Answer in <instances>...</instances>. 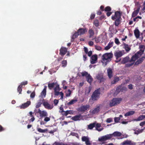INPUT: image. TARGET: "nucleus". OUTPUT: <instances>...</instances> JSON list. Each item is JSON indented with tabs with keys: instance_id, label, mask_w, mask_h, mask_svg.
<instances>
[{
	"instance_id": "a18cd8bd",
	"label": "nucleus",
	"mask_w": 145,
	"mask_h": 145,
	"mask_svg": "<svg viewBox=\"0 0 145 145\" xmlns=\"http://www.w3.org/2000/svg\"><path fill=\"white\" fill-rule=\"evenodd\" d=\"M37 130L40 133H45L48 130L47 129H42L40 128H38Z\"/></svg>"
},
{
	"instance_id": "6e6552de",
	"label": "nucleus",
	"mask_w": 145,
	"mask_h": 145,
	"mask_svg": "<svg viewBox=\"0 0 145 145\" xmlns=\"http://www.w3.org/2000/svg\"><path fill=\"white\" fill-rule=\"evenodd\" d=\"M112 136V135L109 134L101 137L99 138L98 140L101 142L105 141L110 139Z\"/></svg>"
},
{
	"instance_id": "09e8293b",
	"label": "nucleus",
	"mask_w": 145,
	"mask_h": 145,
	"mask_svg": "<svg viewBox=\"0 0 145 145\" xmlns=\"http://www.w3.org/2000/svg\"><path fill=\"white\" fill-rule=\"evenodd\" d=\"M114 42L115 43L118 45L120 44V42L119 39L117 38H115V39Z\"/></svg>"
},
{
	"instance_id": "a19ab883",
	"label": "nucleus",
	"mask_w": 145,
	"mask_h": 145,
	"mask_svg": "<svg viewBox=\"0 0 145 145\" xmlns=\"http://www.w3.org/2000/svg\"><path fill=\"white\" fill-rule=\"evenodd\" d=\"M93 24L96 27H98L99 25V21L97 19H95L94 20L93 22Z\"/></svg>"
},
{
	"instance_id": "412c9836",
	"label": "nucleus",
	"mask_w": 145,
	"mask_h": 145,
	"mask_svg": "<svg viewBox=\"0 0 145 145\" xmlns=\"http://www.w3.org/2000/svg\"><path fill=\"white\" fill-rule=\"evenodd\" d=\"M101 125L100 123H97L95 122L90 124L88 125V127H101Z\"/></svg>"
},
{
	"instance_id": "5701e85b",
	"label": "nucleus",
	"mask_w": 145,
	"mask_h": 145,
	"mask_svg": "<svg viewBox=\"0 0 145 145\" xmlns=\"http://www.w3.org/2000/svg\"><path fill=\"white\" fill-rule=\"evenodd\" d=\"M107 74L109 78H111L112 76V69L110 68H109L107 70Z\"/></svg>"
},
{
	"instance_id": "680f3d73",
	"label": "nucleus",
	"mask_w": 145,
	"mask_h": 145,
	"mask_svg": "<svg viewBox=\"0 0 145 145\" xmlns=\"http://www.w3.org/2000/svg\"><path fill=\"white\" fill-rule=\"evenodd\" d=\"M35 95V93L34 92H33L31 93L30 95V97L31 98H33L34 97Z\"/></svg>"
},
{
	"instance_id": "ea45409f",
	"label": "nucleus",
	"mask_w": 145,
	"mask_h": 145,
	"mask_svg": "<svg viewBox=\"0 0 145 145\" xmlns=\"http://www.w3.org/2000/svg\"><path fill=\"white\" fill-rule=\"evenodd\" d=\"M77 101V100L76 99H72L67 103V105L69 106L73 104L76 103Z\"/></svg>"
},
{
	"instance_id": "c756f323",
	"label": "nucleus",
	"mask_w": 145,
	"mask_h": 145,
	"mask_svg": "<svg viewBox=\"0 0 145 145\" xmlns=\"http://www.w3.org/2000/svg\"><path fill=\"white\" fill-rule=\"evenodd\" d=\"M88 33L89 34V38H91L93 37L94 34L93 30L92 29H89L88 30Z\"/></svg>"
},
{
	"instance_id": "39448f33",
	"label": "nucleus",
	"mask_w": 145,
	"mask_h": 145,
	"mask_svg": "<svg viewBox=\"0 0 145 145\" xmlns=\"http://www.w3.org/2000/svg\"><path fill=\"white\" fill-rule=\"evenodd\" d=\"M121 98H114L110 101L109 103L110 106L112 107L119 104L122 100Z\"/></svg>"
},
{
	"instance_id": "72a5a7b5",
	"label": "nucleus",
	"mask_w": 145,
	"mask_h": 145,
	"mask_svg": "<svg viewBox=\"0 0 145 145\" xmlns=\"http://www.w3.org/2000/svg\"><path fill=\"white\" fill-rule=\"evenodd\" d=\"M33 113L31 111L29 112V114L28 115L29 116L31 117L30 119V121L32 122H33L35 120V118L33 115Z\"/></svg>"
},
{
	"instance_id": "ddd939ff",
	"label": "nucleus",
	"mask_w": 145,
	"mask_h": 145,
	"mask_svg": "<svg viewBox=\"0 0 145 145\" xmlns=\"http://www.w3.org/2000/svg\"><path fill=\"white\" fill-rule=\"evenodd\" d=\"M31 103V102L30 101H28L26 103L22 104L19 107L20 109H24L28 107Z\"/></svg>"
},
{
	"instance_id": "13d9d810",
	"label": "nucleus",
	"mask_w": 145,
	"mask_h": 145,
	"mask_svg": "<svg viewBox=\"0 0 145 145\" xmlns=\"http://www.w3.org/2000/svg\"><path fill=\"white\" fill-rule=\"evenodd\" d=\"M42 104V103L41 102H38V103L36 106V108H38L41 106V105Z\"/></svg>"
},
{
	"instance_id": "a211bd4d",
	"label": "nucleus",
	"mask_w": 145,
	"mask_h": 145,
	"mask_svg": "<svg viewBox=\"0 0 145 145\" xmlns=\"http://www.w3.org/2000/svg\"><path fill=\"white\" fill-rule=\"evenodd\" d=\"M43 105L45 108L48 109H51L53 108L52 106H51L49 103L46 101L44 102L43 103Z\"/></svg>"
},
{
	"instance_id": "79ce46f5",
	"label": "nucleus",
	"mask_w": 145,
	"mask_h": 145,
	"mask_svg": "<svg viewBox=\"0 0 145 145\" xmlns=\"http://www.w3.org/2000/svg\"><path fill=\"white\" fill-rule=\"evenodd\" d=\"M143 130V129H136L135 130V132H134L135 134L138 135L139 133L142 132Z\"/></svg>"
},
{
	"instance_id": "0eeeda50",
	"label": "nucleus",
	"mask_w": 145,
	"mask_h": 145,
	"mask_svg": "<svg viewBox=\"0 0 145 145\" xmlns=\"http://www.w3.org/2000/svg\"><path fill=\"white\" fill-rule=\"evenodd\" d=\"M125 52L124 50H118L115 52L114 54V56L116 57V59L119 58L125 54Z\"/></svg>"
},
{
	"instance_id": "bb28decb",
	"label": "nucleus",
	"mask_w": 145,
	"mask_h": 145,
	"mask_svg": "<svg viewBox=\"0 0 145 145\" xmlns=\"http://www.w3.org/2000/svg\"><path fill=\"white\" fill-rule=\"evenodd\" d=\"M87 81L91 84L93 80V79L90 74L88 75L86 78Z\"/></svg>"
},
{
	"instance_id": "bf43d9fd",
	"label": "nucleus",
	"mask_w": 145,
	"mask_h": 145,
	"mask_svg": "<svg viewBox=\"0 0 145 145\" xmlns=\"http://www.w3.org/2000/svg\"><path fill=\"white\" fill-rule=\"evenodd\" d=\"M58 91L54 90V95H55L57 96L59 94H61V92H59Z\"/></svg>"
},
{
	"instance_id": "f8f14e48",
	"label": "nucleus",
	"mask_w": 145,
	"mask_h": 145,
	"mask_svg": "<svg viewBox=\"0 0 145 145\" xmlns=\"http://www.w3.org/2000/svg\"><path fill=\"white\" fill-rule=\"evenodd\" d=\"M97 56L96 54L92 55L90 60V62L91 64H93L96 63L97 61Z\"/></svg>"
},
{
	"instance_id": "423d86ee",
	"label": "nucleus",
	"mask_w": 145,
	"mask_h": 145,
	"mask_svg": "<svg viewBox=\"0 0 145 145\" xmlns=\"http://www.w3.org/2000/svg\"><path fill=\"white\" fill-rule=\"evenodd\" d=\"M95 78L99 83L104 82L105 80L104 77L103 73H101L97 74Z\"/></svg>"
},
{
	"instance_id": "7ed1b4c3",
	"label": "nucleus",
	"mask_w": 145,
	"mask_h": 145,
	"mask_svg": "<svg viewBox=\"0 0 145 145\" xmlns=\"http://www.w3.org/2000/svg\"><path fill=\"white\" fill-rule=\"evenodd\" d=\"M113 56L112 53H107L104 54L102 56V59L104 61H106L105 65L106 64V62H109L111 60Z\"/></svg>"
},
{
	"instance_id": "f704fd0d",
	"label": "nucleus",
	"mask_w": 145,
	"mask_h": 145,
	"mask_svg": "<svg viewBox=\"0 0 145 145\" xmlns=\"http://www.w3.org/2000/svg\"><path fill=\"white\" fill-rule=\"evenodd\" d=\"M143 59L141 58L138 59L135 63V65H138L139 64L141 63L143 61Z\"/></svg>"
},
{
	"instance_id": "49530a36",
	"label": "nucleus",
	"mask_w": 145,
	"mask_h": 145,
	"mask_svg": "<svg viewBox=\"0 0 145 145\" xmlns=\"http://www.w3.org/2000/svg\"><path fill=\"white\" fill-rule=\"evenodd\" d=\"M111 8L109 6H107V7H106L104 9V10L105 12H107L110 11H111Z\"/></svg>"
},
{
	"instance_id": "3c124183",
	"label": "nucleus",
	"mask_w": 145,
	"mask_h": 145,
	"mask_svg": "<svg viewBox=\"0 0 145 145\" xmlns=\"http://www.w3.org/2000/svg\"><path fill=\"white\" fill-rule=\"evenodd\" d=\"M95 48L97 50L100 51L102 50L101 47L99 46H95Z\"/></svg>"
},
{
	"instance_id": "393cba45",
	"label": "nucleus",
	"mask_w": 145,
	"mask_h": 145,
	"mask_svg": "<svg viewBox=\"0 0 145 145\" xmlns=\"http://www.w3.org/2000/svg\"><path fill=\"white\" fill-rule=\"evenodd\" d=\"M100 110V107L98 106L96 108H95L91 112V113L92 114H95L98 113Z\"/></svg>"
},
{
	"instance_id": "f257e3e1",
	"label": "nucleus",
	"mask_w": 145,
	"mask_h": 145,
	"mask_svg": "<svg viewBox=\"0 0 145 145\" xmlns=\"http://www.w3.org/2000/svg\"><path fill=\"white\" fill-rule=\"evenodd\" d=\"M121 12L117 11L115 12L114 15L112 16L111 19L115 21L114 24L116 26H118L120 23L121 20Z\"/></svg>"
},
{
	"instance_id": "2f4dec72",
	"label": "nucleus",
	"mask_w": 145,
	"mask_h": 145,
	"mask_svg": "<svg viewBox=\"0 0 145 145\" xmlns=\"http://www.w3.org/2000/svg\"><path fill=\"white\" fill-rule=\"evenodd\" d=\"M73 111L71 110H67L65 111V112L62 113V115L67 116L68 114H73Z\"/></svg>"
},
{
	"instance_id": "c9c22d12",
	"label": "nucleus",
	"mask_w": 145,
	"mask_h": 145,
	"mask_svg": "<svg viewBox=\"0 0 145 145\" xmlns=\"http://www.w3.org/2000/svg\"><path fill=\"white\" fill-rule=\"evenodd\" d=\"M55 84V83H49L48 84V88L50 90L52 89L54 87Z\"/></svg>"
},
{
	"instance_id": "864d4df0",
	"label": "nucleus",
	"mask_w": 145,
	"mask_h": 145,
	"mask_svg": "<svg viewBox=\"0 0 145 145\" xmlns=\"http://www.w3.org/2000/svg\"><path fill=\"white\" fill-rule=\"evenodd\" d=\"M54 90L59 91L60 90V88L59 87V86L57 85L56 86V87L54 88Z\"/></svg>"
},
{
	"instance_id": "473e14b6",
	"label": "nucleus",
	"mask_w": 145,
	"mask_h": 145,
	"mask_svg": "<svg viewBox=\"0 0 145 145\" xmlns=\"http://www.w3.org/2000/svg\"><path fill=\"white\" fill-rule=\"evenodd\" d=\"M123 44L125 51L127 52L131 50V48L129 46V45L128 44H126L125 43H123Z\"/></svg>"
},
{
	"instance_id": "20e7f679",
	"label": "nucleus",
	"mask_w": 145,
	"mask_h": 145,
	"mask_svg": "<svg viewBox=\"0 0 145 145\" xmlns=\"http://www.w3.org/2000/svg\"><path fill=\"white\" fill-rule=\"evenodd\" d=\"M100 94V89L95 90L93 92L91 97V99L93 101H96L99 98Z\"/></svg>"
},
{
	"instance_id": "338daca9",
	"label": "nucleus",
	"mask_w": 145,
	"mask_h": 145,
	"mask_svg": "<svg viewBox=\"0 0 145 145\" xmlns=\"http://www.w3.org/2000/svg\"><path fill=\"white\" fill-rule=\"evenodd\" d=\"M50 120V118L48 117H46L44 119V120L46 121L47 122L49 121Z\"/></svg>"
},
{
	"instance_id": "4468645a",
	"label": "nucleus",
	"mask_w": 145,
	"mask_h": 145,
	"mask_svg": "<svg viewBox=\"0 0 145 145\" xmlns=\"http://www.w3.org/2000/svg\"><path fill=\"white\" fill-rule=\"evenodd\" d=\"M83 117V116L79 114L72 117L71 119L74 121H77L82 120Z\"/></svg>"
},
{
	"instance_id": "5fc2aeb1",
	"label": "nucleus",
	"mask_w": 145,
	"mask_h": 145,
	"mask_svg": "<svg viewBox=\"0 0 145 145\" xmlns=\"http://www.w3.org/2000/svg\"><path fill=\"white\" fill-rule=\"evenodd\" d=\"M144 50L143 49H140L139 51L138 52H139L138 53V55H139V54H140V56L144 52Z\"/></svg>"
},
{
	"instance_id": "9d476101",
	"label": "nucleus",
	"mask_w": 145,
	"mask_h": 145,
	"mask_svg": "<svg viewBox=\"0 0 145 145\" xmlns=\"http://www.w3.org/2000/svg\"><path fill=\"white\" fill-rule=\"evenodd\" d=\"M37 112L39 114L40 116L41 117L47 116H48L47 112L45 110L41 111L40 108L38 109Z\"/></svg>"
},
{
	"instance_id": "7c9ffc66",
	"label": "nucleus",
	"mask_w": 145,
	"mask_h": 145,
	"mask_svg": "<svg viewBox=\"0 0 145 145\" xmlns=\"http://www.w3.org/2000/svg\"><path fill=\"white\" fill-rule=\"evenodd\" d=\"M79 35L77 32H76L72 36L71 39V42H72L74 41L75 39Z\"/></svg>"
},
{
	"instance_id": "e433bc0d",
	"label": "nucleus",
	"mask_w": 145,
	"mask_h": 145,
	"mask_svg": "<svg viewBox=\"0 0 145 145\" xmlns=\"http://www.w3.org/2000/svg\"><path fill=\"white\" fill-rule=\"evenodd\" d=\"M120 80V78L118 77H116L114 78L113 80L111 82L112 84H114L118 82Z\"/></svg>"
},
{
	"instance_id": "cd10ccee",
	"label": "nucleus",
	"mask_w": 145,
	"mask_h": 145,
	"mask_svg": "<svg viewBox=\"0 0 145 145\" xmlns=\"http://www.w3.org/2000/svg\"><path fill=\"white\" fill-rule=\"evenodd\" d=\"M134 33L136 37L137 38L139 37L140 36V32L138 29H135L134 31Z\"/></svg>"
},
{
	"instance_id": "f03ea898",
	"label": "nucleus",
	"mask_w": 145,
	"mask_h": 145,
	"mask_svg": "<svg viewBox=\"0 0 145 145\" xmlns=\"http://www.w3.org/2000/svg\"><path fill=\"white\" fill-rule=\"evenodd\" d=\"M139 52H137L134 55L132 56L130 62H133L131 63H129L125 64V66L126 67H129L132 66L134 64L135 61L139 57L138 55Z\"/></svg>"
},
{
	"instance_id": "1a4fd4ad",
	"label": "nucleus",
	"mask_w": 145,
	"mask_h": 145,
	"mask_svg": "<svg viewBox=\"0 0 145 145\" xmlns=\"http://www.w3.org/2000/svg\"><path fill=\"white\" fill-rule=\"evenodd\" d=\"M90 106L89 105H82L79 108L78 110L80 112H84L89 110Z\"/></svg>"
},
{
	"instance_id": "58836bf2",
	"label": "nucleus",
	"mask_w": 145,
	"mask_h": 145,
	"mask_svg": "<svg viewBox=\"0 0 145 145\" xmlns=\"http://www.w3.org/2000/svg\"><path fill=\"white\" fill-rule=\"evenodd\" d=\"M22 88L23 87L22 86V85H20L18 88L17 91L20 94L22 93Z\"/></svg>"
},
{
	"instance_id": "0e129e2a",
	"label": "nucleus",
	"mask_w": 145,
	"mask_h": 145,
	"mask_svg": "<svg viewBox=\"0 0 145 145\" xmlns=\"http://www.w3.org/2000/svg\"><path fill=\"white\" fill-rule=\"evenodd\" d=\"M54 103L55 105H56L58 103L59 101L58 100L55 99L54 100Z\"/></svg>"
},
{
	"instance_id": "f3484780",
	"label": "nucleus",
	"mask_w": 145,
	"mask_h": 145,
	"mask_svg": "<svg viewBox=\"0 0 145 145\" xmlns=\"http://www.w3.org/2000/svg\"><path fill=\"white\" fill-rule=\"evenodd\" d=\"M126 88L122 86L121 85L118 86L116 89V91L117 93H119L120 91H122L123 90H125Z\"/></svg>"
},
{
	"instance_id": "774afa93",
	"label": "nucleus",
	"mask_w": 145,
	"mask_h": 145,
	"mask_svg": "<svg viewBox=\"0 0 145 145\" xmlns=\"http://www.w3.org/2000/svg\"><path fill=\"white\" fill-rule=\"evenodd\" d=\"M139 48L140 49H143L144 50L145 49V46L141 45L139 46Z\"/></svg>"
},
{
	"instance_id": "8fccbe9b",
	"label": "nucleus",
	"mask_w": 145,
	"mask_h": 145,
	"mask_svg": "<svg viewBox=\"0 0 145 145\" xmlns=\"http://www.w3.org/2000/svg\"><path fill=\"white\" fill-rule=\"evenodd\" d=\"M82 75L83 76H86V77L88 75V74H88L87 72H83L82 73Z\"/></svg>"
},
{
	"instance_id": "de8ad7c7",
	"label": "nucleus",
	"mask_w": 145,
	"mask_h": 145,
	"mask_svg": "<svg viewBox=\"0 0 145 145\" xmlns=\"http://www.w3.org/2000/svg\"><path fill=\"white\" fill-rule=\"evenodd\" d=\"M63 105H61V106L60 107V110L59 111V112L61 113L62 115V113L65 112V111L63 110Z\"/></svg>"
},
{
	"instance_id": "dca6fc26",
	"label": "nucleus",
	"mask_w": 145,
	"mask_h": 145,
	"mask_svg": "<svg viewBox=\"0 0 145 145\" xmlns=\"http://www.w3.org/2000/svg\"><path fill=\"white\" fill-rule=\"evenodd\" d=\"M87 30L86 28H80L78 30L77 32L79 35H81L85 34Z\"/></svg>"
},
{
	"instance_id": "4be33fe9",
	"label": "nucleus",
	"mask_w": 145,
	"mask_h": 145,
	"mask_svg": "<svg viewBox=\"0 0 145 145\" xmlns=\"http://www.w3.org/2000/svg\"><path fill=\"white\" fill-rule=\"evenodd\" d=\"M140 10V8L139 7H138L137 9L135 10H134L132 14V17L134 18L135 17L138 13Z\"/></svg>"
},
{
	"instance_id": "052dcab7",
	"label": "nucleus",
	"mask_w": 145,
	"mask_h": 145,
	"mask_svg": "<svg viewBox=\"0 0 145 145\" xmlns=\"http://www.w3.org/2000/svg\"><path fill=\"white\" fill-rule=\"evenodd\" d=\"M27 84V81H25L24 82H22L21 83L20 85H22V86L23 87V85H25Z\"/></svg>"
},
{
	"instance_id": "a878e982",
	"label": "nucleus",
	"mask_w": 145,
	"mask_h": 145,
	"mask_svg": "<svg viewBox=\"0 0 145 145\" xmlns=\"http://www.w3.org/2000/svg\"><path fill=\"white\" fill-rule=\"evenodd\" d=\"M46 88L47 86H44L43 90L42 91L41 93V95L42 97L43 96L44 97H45L46 95Z\"/></svg>"
},
{
	"instance_id": "4d7b16f0",
	"label": "nucleus",
	"mask_w": 145,
	"mask_h": 145,
	"mask_svg": "<svg viewBox=\"0 0 145 145\" xmlns=\"http://www.w3.org/2000/svg\"><path fill=\"white\" fill-rule=\"evenodd\" d=\"M57 128H55L53 130H51L50 131H49L48 132L51 134H53L54 132L57 131Z\"/></svg>"
},
{
	"instance_id": "e2e57ef3",
	"label": "nucleus",
	"mask_w": 145,
	"mask_h": 145,
	"mask_svg": "<svg viewBox=\"0 0 145 145\" xmlns=\"http://www.w3.org/2000/svg\"><path fill=\"white\" fill-rule=\"evenodd\" d=\"M93 42L91 41H90L88 42V44L90 46H93Z\"/></svg>"
},
{
	"instance_id": "2eb2a0df",
	"label": "nucleus",
	"mask_w": 145,
	"mask_h": 145,
	"mask_svg": "<svg viewBox=\"0 0 145 145\" xmlns=\"http://www.w3.org/2000/svg\"><path fill=\"white\" fill-rule=\"evenodd\" d=\"M82 141L85 142L86 144L87 145H91V143L90 142L89 138L87 137L83 136L82 138Z\"/></svg>"
},
{
	"instance_id": "37998d69",
	"label": "nucleus",
	"mask_w": 145,
	"mask_h": 145,
	"mask_svg": "<svg viewBox=\"0 0 145 145\" xmlns=\"http://www.w3.org/2000/svg\"><path fill=\"white\" fill-rule=\"evenodd\" d=\"M62 66V67H65L66 66L67 64V62L66 60H64L62 61L61 62Z\"/></svg>"
},
{
	"instance_id": "69168bd1",
	"label": "nucleus",
	"mask_w": 145,
	"mask_h": 145,
	"mask_svg": "<svg viewBox=\"0 0 145 145\" xmlns=\"http://www.w3.org/2000/svg\"><path fill=\"white\" fill-rule=\"evenodd\" d=\"M95 16V14H92L90 16V18L91 20L93 19Z\"/></svg>"
},
{
	"instance_id": "9b49d317",
	"label": "nucleus",
	"mask_w": 145,
	"mask_h": 145,
	"mask_svg": "<svg viewBox=\"0 0 145 145\" xmlns=\"http://www.w3.org/2000/svg\"><path fill=\"white\" fill-rule=\"evenodd\" d=\"M59 54L63 57L67 52V49L66 48L62 47L59 50Z\"/></svg>"
},
{
	"instance_id": "b1692460",
	"label": "nucleus",
	"mask_w": 145,
	"mask_h": 145,
	"mask_svg": "<svg viewBox=\"0 0 145 145\" xmlns=\"http://www.w3.org/2000/svg\"><path fill=\"white\" fill-rule=\"evenodd\" d=\"M113 44H114V42H109V43L108 44V45L106 46L105 48V49L106 50H108L110 48H111L113 46Z\"/></svg>"
},
{
	"instance_id": "aec40b11",
	"label": "nucleus",
	"mask_w": 145,
	"mask_h": 145,
	"mask_svg": "<svg viewBox=\"0 0 145 145\" xmlns=\"http://www.w3.org/2000/svg\"><path fill=\"white\" fill-rule=\"evenodd\" d=\"M121 145H125V144H129L130 145H135V144L134 142H132L130 140H127L124 141L121 143Z\"/></svg>"
},
{
	"instance_id": "c03bdc74",
	"label": "nucleus",
	"mask_w": 145,
	"mask_h": 145,
	"mask_svg": "<svg viewBox=\"0 0 145 145\" xmlns=\"http://www.w3.org/2000/svg\"><path fill=\"white\" fill-rule=\"evenodd\" d=\"M112 135H113L115 136H119L121 135V133H120V132L116 131V132H115L114 133H113Z\"/></svg>"
},
{
	"instance_id": "6e6d98bb",
	"label": "nucleus",
	"mask_w": 145,
	"mask_h": 145,
	"mask_svg": "<svg viewBox=\"0 0 145 145\" xmlns=\"http://www.w3.org/2000/svg\"><path fill=\"white\" fill-rule=\"evenodd\" d=\"M112 121V118H108L106 120L107 123H110Z\"/></svg>"
},
{
	"instance_id": "603ef678",
	"label": "nucleus",
	"mask_w": 145,
	"mask_h": 145,
	"mask_svg": "<svg viewBox=\"0 0 145 145\" xmlns=\"http://www.w3.org/2000/svg\"><path fill=\"white\" fill-rule=\"evenodd\" d=\"M120 120V118L119 117H115L114 118V121L116 123H118Z\"/></svg>"
},
{
	"instance_id": "c85d7f7f",
	"label": "nucleus",
	"mask_w": 145,
	"mask_h": 145,
	"mask_svg": "<svg viewBox=\"0 0 145 145\" xmlns=\"http://www.w3.org/2000/svg\"><path fill=\"white\" fill-rule=\"evenodd\" d=\"M144 118H145V115H140L137 118L134 119V120L136 121H139L142 120Z\"/></svg>"
},
{
	"instance_id": "4c0bfd02",
	"label": "nucleus",
	"mask_w": 145,
	"mask_h": 145,
	"mask_svg": "<svg viewBox=\"0 0 145 145\" xmlns=\"http://www.w3.org/2000/svg\"><path fill=\"white\" fill-rule=\"evenodd\" d=\"M135 113V111H132L128 112L125 114V116H130L133 115Z\"/></svg>"
},
{
	"instance_id": "6ab92c4d",
	"label": "nucleus",
	"mask_w": 145,
	"mask_h": 145,
	"mask_svg": "<svg viewBox=\"0 0 145 145\" xmlns=\"http://www.w3.org/2000/svg\"><path fill=\"white\" fill-rule=\"evenodd\" d=\"M130 59L129 56H127L123 58L121 61V63L122 64H125L126 63L130 62Z\"/></svg>"
}]
</instances>
